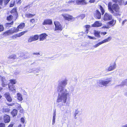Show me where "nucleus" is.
Wrapping results in <instances>:
<instances>
[{"label": "nucleus", "mask_w": 127, "mask_h": 127, "mask_svg": "<svg viewBox=\"0 0 127 127\" xmlns=\"http://www.w3.org/2000/svg\"><path fill=\"white\" fill-rule=\"evenodd\" d=\"M100 32L95 31L94 32V35L96 37L100 38Z\"/></svg>", "instance_id": "22"}, {"label": "nucleus", "mask_w": 127, "mask_h": 127, "mask_svg": "<svg viewBox=\"0 0 127 127\" xmlns=\"http://www.w3.org/2000/svg\"><path fill=\"white\" fill-rule=\"evenodd\" d=\"M54 23L55 26V30L62 31L63 28L60 23L58 21H54Z\"/></svg>", "instance_id": "4"}, {"label": "nucleus", "mask_w": 127, "mask_h": 127, "mask_svg": "<svg viewBox=\"0 0 127 127\" xmlns=\"http://www.w3.org/2000/svg\"><path fill=\"white\" fill-rule=\"evenodd\" d=\"M25 15L26 17L28 18H30L32 17L34 15H33L32 14L29 13L26 14H25Z\"/></svg>", "instance_id": "29"}, {"label": "nucleus", "mask_w": 127, "mask_h": 127, "mask_svg": "<svg viewBox=\"0 0 127 127\" xmlns=\"http://www.w3.org/2000/svg\"><path fill=\"white\" fill-rule=\"evenodd\" d=\"M125 85H127V79H125L122 81L121 85H118L117 86H123Z\"/></svg>", "instance_id": "28"}, {"label": "nucleus", "mask_w": 127, "mask_h": 127, "mask_svg": "<svg viewBox=\"0 0 127 127\" xmlns=\"http://www.w3.org/2000/svg\"><path fill=\"white\" fill-rule=\"evenodd\" d=\"M5 124L2 123H0V127H5Z\"/></svg>", "instance_id": "45"}, {"label": "nucleus", "mask_w": 127, "mask_h": 127, "mask_svg": "<svg viewBox=\"0 0 127 127\" xmlns=\"http://www.w3.org/2000/svg\"><path fill=\"white\" fill-rule=\"evenodd\" d=\"M108 7V9L113 15L116 16H121V12L120 11V7L117 4L114 3L112 5L111 3L109 2Z\"/></svg>", "instance_id": "2"}, {"label": "nucleus", "mask_w": 127, "mask_h": 127, "mask_svg": "<svg viewBox=\"0 0 127 127\" xmlns=\"http://www.w3.org/2000/svg\"><path fill=\"white\" fill-rule=\"evenodd\" d=\"M116 65L115 62L111 63L108 68V70L110 71L113 70L116 68Z\"/></svg>", "instance_id": "11"}, {"label": "nucleus", "mask_w": 127, "mask_h": 127, "mask_svg": "<svg viewBox=\"0 0 127 127\" xmlns=\"http://www.w3.org/2000/svg\"><path fill=\"white\" fill-rule=\"evenodd\" d=\"M32 41H33L32 39V37L31 36L30 37L28 41L29 42H31Z\"/></svg>", "instance_id": "43"}, {"label": "nucleus", "mask_w": 127, "mask_h": 127, "mask_svg": "<svg viewBox=\"0 0 127 127\" xmlns=\"http://www.w3.org/2000/svg\"><path fill=\"white\" fill-rule=\"evenodd\" d=\"M10 83L13 85L15 84L16 82V80L14 79H11L10 80Z\"/></svg>", "instance_id": "35"}, {"label": "nucleus", "mask_w": 127, "mask_h": 127, "mask_svg": "<svg viewBox=\"0 0 127 127\" xmlns=\"http://www.w3.org/2000/svg\"><path fill=\"white\" fill-rule=\"evenodd\" d=\"M15 104V103H13L9 104H8V105L9 106H13V105H14Z\"/></svg>", "instance_id": "62"}, {"label": "nucleus", "mask_w": 127, "mask_h": 127, "mask_svg": "<svg viewBox=\"0 0 127 127\" xmlns=\"http://www.w3.org/2000/svg\"><path fill=\"white\" fill-rule=\"evenodd\" d=\"M4 30V28L2 25L0 24V32L3 31Z\"/></svg>", "instance_id": "38"}, {"label": "nucleus", "mask_w": 127, "mask_h": 127, "mask_svg": "<svg viewBox=\"0 0 127 127\" xmlns=\"http://www.w3.org/2000/svg\"><path fill=\"white\" fill-rule=\"evenodd\" d=\"M118 2H119V4L120 5H125V2H124V0H120L119 1H118Z\"/></svg>", "instance_id": "31"}, {"label": "nucleus", "mask_w": 127, "mask_h": 127, "mask_svg": "<svg viewBox=\"0 0 127 127\" xmlns=\"http://www.w3.org/2000/svg\"><path fill=\"white\" fill-rule=\"evenodd\" d=\"M25 26V24L24 23H22L20 24L16 28L18 29V31H20L19 30L23 29Z\"/></svg>", "instance_id": "17"}, {"label": "nucleus", "mask_w": 127, "mask_h": 127, "mask_svg": "<svg viewBox=\"0 0 127 127\" xmlns=\"http://www.w3.org/2000/svg\"><path fill=\"white\" fill-rule=\"evenodd\" d=\"M67 80L64 79L59 82L57 88L58 95L57 101L58 106L61 107L64 105L69 95V89L65 88L67 84Z\"/></svg>", "instance_id": "1"}, {"label": "nucleus", "mask_w": 127, "mask_h": 127, "mask_svg": "<svg viewBox=\"0 0 127 127\" xmlns=\"http://www.w3.org/2000/svg\"><path fill=\"white\" fill-rule=\"evenodd\" d=\"M15 105L16 106V108L18 110H19L22 108L20 104L16 103Z\"/></svg>", "instance_id": "32"}, {"label": "nucleus", "mask_w": 127, "mask_h": 127, "mask_svg": "<svg viewBox=\"0 0 127 127\" xmlns=\"http://www.w3.org/2000/svg\"><path fill=\"white\" fill-rule=\"evenodd\" d=\"M88 37L90 39H92L93 37L91 36H88Z\"/></svg>", "instance_id": "64"}, {"label": "nucleus", "mask_w": 127, "mask_h": 127, "mask_svg": "<svg viewBox=\"0 0 127 127\" xmlns=\"http://www.w3.org/2000/svg\"><path fill=\"white\" fill-rule=\"evenodd\" d=\"M16 38V37L15 35L13 36H12V38L13 39H15Z\"/></svg>", "instance_id": "57"}, {"label": "nucleus", "mask_w": 127, "mask_h": 127, "mask_svg": "<svg viewBox=\"0 0 127 127\" xmlns=\"http://www.w3.org/2000/svg\"><path fill=\"white\" fill-rule=\"evenodd\" d=\"M56 110H55L54 112L53 117H56Z\"/></svg>", "instance_id": "51"}, {"label": "nucleus", "mask_w": 127, "mask_h": 127, "mask_svg": "<svg viewBox=\"0 0 127 127\" xmlns=\"http://www.w3.org/2000/svg\"><path fill=\"white\" fill-rule=\"evenodd\" d=\"M94 16L95 18L99 19L101 18V13L98 10H96L94 13Z\"/></svg>", "instance_id": "9"}, {"label": "nucleus", "mask_w": 127, "mask_h": 127, "mask_svg": "<svg viewBox=\"0 0 127 127\" xmlns=\"http://www.w3.org/2000/svg\"><path fill=\"white\" fill-rule=\"evenodd\" d=\"M18 113L17 110L16 109H14L11 112V113L13 117L17 115Z\"/></svg>", "instance_id": "20"}, {"label": "nucleus", "mask_w": 127, "mask_h": 127, "mask_svg": "<svg viewBox=\"0 0 127 127\" xmlns=\"http://www.w3.org/2000/svg\"><path fill=\"white\" fill-rule=\"evenodd\" d=\"M81 19H83L85 17V14H82L79 16Z\"/></svg>", "instance_id": "41"}, {"label": "nucleus", "mask_w": 127, "mask_h": 127, "mask_svg": "<svg viewBox=\"0 0 127 127\" xmlns=\"http://www.w3.org/2000/svg\"><path fill=\"white\" fill-rule=\"evenodd\" d=\"M33 55H40L39 53H33L32 54Z\"/></svg>", "instance_id": "52"}, {"label": "nucleus", "mask_w": 127, "mask_h": 127, "mask_svg": "<svg viewBox=\"0 0 127 127\" xmlns=\"http://www.w3.org/2000/svg\"><path fill=\"white\" fill-rule=\"evenodd\" d=\"M112 37H109L107 38L104 39L101 42H100L96 45H93V47L95 48H96L103 43L110 41Z\"/></svg>", "instance_id": "5"}, {"label": "nucleus", "mask_w": 127, "mask_h": 127, "mask_svg": "<svg viewBox=\"0 0 127 127\" xmlns=\"http://www.w3.org/2000/svg\"><path fill=\"white\" fill-rule=\"evenodd\" d=\"M121 127H127V124L122 126Z\"/></svg>", "instance_id": "60"}, {"label": "nucleus", "mask_w": 127, "mask_h": 127, "mask_svg": "<svg viewBox=\"0 0 127 127\" xmlns=\"http://www.w3.org/2000/svg\"><path fill=\"white\" fill-rule=\"evenodd\" d=\"M8 86L9 90L11 91H13L14 90V86L11 83H9L8 84Z\"/></svg>", "instance_id": "23"}, {"label": "nucleus", "mask_w": 127, "mask_h": 127, "mask_svg": "<svg viewBox=\"0 0 127 127\" xmlns=\"http://www.w3.org/2000/svg\"><path fill=\"white\" fill-rule=\"evenodd\" d=\"M28 31H24L21 32L22 35L25 33H26L28 32Z\"/></svg>", "instance_id": "47"}, {"label": "nucleus", "mask_w": 127, "mask_h": 127, "mask_svg": "<svg viewBox=\"0 0 127 127\" xmlns=\"http://www.w3.org/2000/svg\"><path fill=\"white\" fill-rule=\"evenodd\" d=\"M86 28V31L85 33H88V29L90 27V26L89 25H87L85 26Z\"/></svg>", "instance_id": "30"}, {"label": "nucleus", "mask_w": 127, "mask_h": 127, "mask_svg": "<svg viewBox=\"0 0 127 127\" xmlns=\"http://www.w3.org/2000/svg\"><path fill=\"white\" fill-rule=\"evenodd\" d=\"M13 21H12L11 23H6L5 24V27L6 28L9 27L13 25Z\"/></svg>", "instance_id": "24"}, {"label": "nucleus", "mask_w": 127, "mask_h": 127, "mask_svg": "<svg viewBox=\"0 0 127 127\" xmlns=\"http://www.w3.org/2000/svg\"><path fill=\"white\" fill-rule=\"evenodd\" d=\"M1 86L3 87H5L7 85L6 83V80L5 79V78L4 77H2L1 79Z\"/></svg>", "instance_id": "12"}, {"label": "nucleus", "mask_w": 127, "mask_h": 127, "mask_svg": "<svg viewBox=\"0 0 127 127\" xmlns=\"http://www.w3.org/2000/svg\"><path fill=\"white\" fill-rule=\"evenodd\" d=\"M110 28L109 27V26L108 25L107 26H104L103 27H102V28H106V29H108Z\"/></svg>", "instance_id": "49"}, {"label": "nucleus", "mask_w": 127, "mask_h": 127, "mask_svg": "<svg viewBox=\"0 0 127 127\" xmlns=\"http://www.w3.org/2000/svg\"><path fill=\"white\" fill-rule=\"evenodd\" d=\"M4 120L5 123H8L10 121V117L8 115H5L4 116Z\"/></svg>", "instance_id": "15"}, {"label": "nucleus", "mask_w": 127, "mask_h": 127, "mask_svg": "<svg viewBox=\"0 0 127 127\" xmlns=\"http://www.w3.org/2000/svg\"><path fill=\"white\" fill-rule=\"evenodd\" d=\"M4 97L9 102H11L12 100L10 94L9 92L6 93L4 95Z\"/></svg>", "instance_id": "10"}, {"label": "nucleus", "mask_w": 127, "mask_h": 127, "mask_svg": "<svg viewBox=\"0 0 127 127\" xmlns=\"http://www.w3.org/2000/svg\"><path fill=\"white\" fill-rule=\"evenodd\" d=\"M17 57L16 55L13 54L12 55L8 57V61H10L11 59L12 60L15 59Z\"/></svg>", "instance_id": "21"}, {"label": "nucleus", "mask_w": 127, "mask_h": 127, "mask_svg": "<svg viewBox=\"0 0 127 127\" xmlns=\"http://www.w3.org/2000/svg\"><path fill=\"white\" fill-rule=\"evenodd\" d=\"M21 121L24 124L25 122V119L23 117L21 119Z\"/></svg>", "instance_id": "46"}, {"label": "nucleus", "mask_w": 127, "mask_h": 127, "mask_svg": "<svg viewBox=\"0 0 127 127\" xmlns=\"http://www.w3.org/2000/svg\"><path fill=\"white\" fill-rule=\"evenodd\" d=\"M80 112L81 111H80V109L79 108L76 109H75L74 114L75 119H76L77 118L76 117L77 115L78 114H80Z\"/></svg>", "instance_id": "18"}, {"label": "nucleus", "mask_w": 127, "mask_h": 127, "mask_svg": "<svg viewBox=\"0 0 127 127\" xmlns=\"http://www.w3.org/2000/svg\"><path fill=\"white\" fill-rule=\"evenodd\" d=\"M110 81V80L108 79L105 80H100L97 82L96 86L98 87H102V86L106 87L108 86V84Z\"/></svg>", "instance_id": "3"}, {"label": "nucleus", "mask_w": 127, "mask_h": 127, "mask_svg": "<svg viewBox=\"0 0 127 127\" xmlns=\"http://www.w3.org/2000/svg\"><path fill=\"white\" fill-rule=\"evenodd\" d=\"M32 6L31 5H29L26 6L24 8V9L25 11H27L28 9H29Z\"/></svg>", "instance_id": "36"}, {"label": "nucleus", "mask_w": 127, "mask_h": 127, "mask_svg": "<svg viewBox=\"0 0 127 127\" xmlns=\"http://www.w3.org/2000/svg\"><path fill=\"white\" fill-rule=\"evenodd\" d=\"M56 119V117H53V120H52V125H54L55 123V120Z\"/></svg>", "instance_id": "42"}, {"label": "nucleus", "mask_w": 127, "mask_h": 127, "mask_svg": "<svg viewBox=\"0 0 127 127\" xmlns=\"http://www.w3.org/2000/svg\"><path fill=\"white\" fill-rule=\"evenodd\" d=\"M18 29L16 28H12L5 32V33L7 34V35L12 34L14 33L18 32Z\"/></svg>", "instance_id": "6"}, {"label": "nucleus", "mask_w": 127, "mask_h": 127, "mask_svg": "<svg viewBox=\"0 0 127 127\" xmlns=\"http://www.w3.org/2000/svg\"><path fill=\"white\" fill-rule=\"evenodd\" d=\"M47 35L46 34L44 33L41 34L40 35V41L43 40L46 37Z\"/></svg>", "instance_id": "19"}, {"label": "nucleus", "mask_w": 127, "mask_h": 127, "mask_svg": "<svg viewBox=\"0 0 127 127\" xmlns=\"http://www.w3.org/2000/svg\"><path fill=\"white\" fill-rule=\"evenodd\" d=\"M107 33L106 32H102L101 33V34H103V35H105Z\"/></svg>", "instance_id": "61"}, {"label": "nucleus", "mask_w": 127, "mask_h": 127, "mask_svg": "<svg viewBox=\"0 0 127 127\" xmlns=\"http://www.w3.org/2000/svg\"><path fill=\"white\" fill-rule=\"evenodd\" d=\"M127 21V20L126 19H125L123 21L122 23V26H123L124 25L125 23Z\"/></svg>", "instance_id": "50"}, {"label": "nucleus", "mask_w": 127, "mask_h": 127, "mask_svg": "<svg viewBox=\"0 0 127 127\" xmlns=\"http://www.w3.org/2000/svg\"><path fill=\"white\" fill-rule=\"evenodd\" d=\"M102 23L99 21H96L92 25V27H99L101 26Z\"/></svg>", "instance_id": "14"}, {"label": "nucleus", "mask_w": 127, "mask_h": 127, "mask_svg": "<svg viewBox=\"0 0 127 127\" xmlns=\"http://www.w3.org/2000/svg\"><path fill=\"white\" fill-rule=\"evenodd\" d=\"M35 60L34 62H33V64H37H37H39V63L38 62V60Z\"/></svg>", "instance_id": "44"}, {"label": "nucleus", "mask_w": 127, "mask_h": 127, "mask_svg": "<svg viewBox=\"0 0 127 127\" xmlns=\"http://www.w3.org/2000/svg\"><path fill=\"white\" fill-rule=\"evenodd\" d=\"M15 35L16 36V37H20V36L19 35V33L16 34Z\"/></svg>", "instance_id": "63"}, {"label": "nucleus", "mask_w": 127, "mask_h": 127, "mask_svg": "<svg viewBox=\"0 0 127 127\" xmlns=\"http://www.w3.org/2000/svg\"><path fill=\"white\" fill-rule=\"evenodd\" d=\"M19 110H20V112L21 113H22L23 112V109L22 108H21Z\"/></svg>", "instance_id": "54"}, {"label": "nucleus", "mask_w": 127, "mask_h": 127, "mask_svg": "<svg viewBox=\"0 0 127 127\" xmlns=\"http://www.w3.org/2000/svg\"><path fill=\"white\" fill-rule=\"evenodd\" d=\"M13 16L11 15H10L9 16L7 17V20L8 21H11L12 19Z\"/></svg>", "instance_id": "34"}, {"label": "nucleus", "mask_w": 127, "mask_h": 127, "mask_svg": "<svg viewBox=\"0 0 127 127\" xmlns=\"http://www.w3.org/2000/svg\"><path fill=\"white\" fill-rule=\"evenodd\" d=\"M35 21V20L34 19H31L30 20V22H32V23H33Z\"/></svg>", "instance_id": "48"}, {"label": "nucleus", "mask_w": 127, "mask_h": 127, "mask_svg": "<svg viewBox=\"0 0 127 127\" xmlns=\"http://www.w3.org/2000/svg\"><path fill=\"white\" fill-rule=\"evenodd\" d=\"M112 19V16L111 15L106 13L104 14L103 17V20L105 21L110 20Z\"/></svg>", "instance_id": "8"}, {"label": "nucleus", "mask_w": 127, "mask_h": 127, "mask_svg": "<svg viewBox=\"0 0 127 127\" xmlns=\"http://www.w3.org/2000/svg\"><path fill=\"white\" fill-rule=\"evenodd\" d=\"M17 96L18 97V99L20 101H22L23 100L22 97V95L19 93H18L17 94Z\"/></svg>", "instance_id": "25"}, {"label": "nucleus", "mask_w": 127, "mask_h": 127, "mask_svg": "<svg viewBox=\"0 0 127 127\" xmlns=\"http://www.w3.org/2000/svg\"><path fill=\"white\" fill-rule=\"evenodd\" d=\"M52 21L51 20L46 19L44 20L43 23V25L47 24L51 25L52 24Z\"/></svg>", "instance_id": "13"}, {"label": "nucleus", "mask_w": 127, "mask_h": 127, "mask_svg": "<svg viewBox=\"0 0 127 127\" xmlns=\"http://www.w3.org/2000/svg\"><path fill=\"white\" fill-rule=\"evenodd\" d=\"M96 0H90L89 2L91 3H94Z\"/></svg>", "instance_id": "56"}, {"label": "nucleus", "mask_w": 127, "mask_h": 127, "mask_svg": "<svg viewBox=\"0 0 127 127\" xmlns=\"http://www.w3.org/2000/svg\"><path fill=\"white\" fill-rule=\"evenodd\" d=\"M32 72H33L35 74V73H37V72H38L36 70H33L32 71Z\"/></svg>", "instance_id": "59"}, {"label": "nucleus", "mask_w": 127, "mask_h": 127, "mask_svg": "<svg viewBox=\"0 0 127 127\" xmlns=\"http://www.w3.org/2000/svg\"><path fill=\"white\" fill-rule=\"evenodd\" d=\"M77 4L79 5H84L86 4L85 0H78L76 1Z\"/></svg>", "instance_id": "16"}, {"label": "nucleus", "mask_w": 127, "mask_h": 127, "mask_svg": "<svg viewBox=\"0 0 127 127\" xmlns=\"http://www.w3.org/2000/svg\"><path fill=\"white\" fill-rule=\"evenodd\" d=\"M13 124H11L8 126V127H12L13 126Z\"/></svg>", "instance_id": "58"}, {"label": "nucleus", "mask_w": 127, "mask_h": 127, "mask_svg": "<svg viewBox=\"0 0 127 127\" xmlns=\"http://www.w3.org/2000/svg\"><path fill=\"white\" fill-rule=\"evenodd\" d=\"M10 0H4V3L5 5H6L10 1Z\"/></svg>", "instance_id": "39"}, {"label": "nucleus", "mask_w": 127, "mask_h": 127, "mask_svg": "<svg viewBox=\"0 0 127 127\" xmlns=\"http://www.w3.org/2000/svg\"><path fill=\"white\" fill-rule=\"evenodd\" d=\"M14 4V2L13 1V2L11 1V2L10 4V7H13Z\"/></svg>", "instance_id": "40"}, {"label": "nucleus", "mask_w": 127, "mask_h": 127, "mask_svg": "<svg viewBox=\"0 0 127 127\" xmlns=\"http://www.w3.org/2000/svg\"><path fill=\"white\" fill-rule=\"evenodd\" d=\"M3 0H0V5L1 6H2L3 3Z\"/></svg>", "instance_id": "55"}, {"label": "nucleus", "mask_w": 127, "mask_h": 127, "mask_svg": "<svg viewBox=\"0 0 127 127\" xmlns=\"http://www.w3.org/2000/svg\"><path fill=\"white\" fill-rule=\"evenodd\" d=\"M119 0H112L114 2L117 3L118 2Z\"/></svg>", "instance_id": "53"}, {"label": "nucleus", "mask_w": 127, "mask_h": 127, "mask_svg": "<svg viewBox=\"0 0 127 127\" xmlns=\"http://www.w3.org/2000/svg\"><path fill=\"white\" fill-rule=\"evenodd\" d=\"M32 38V39L33 41H35L37 40L39 38V36L37 35H35L34 36H31Z\"/></svg>", "instance_id": "26"}, {"label": "nucleus", "mask_w": 127, "mask_h": 127, "mask_svg": "<svg viewBox=\"0 0 127 127\" xmlns=\"http://www.w3.org/2000/svg\"><path fill=\"white\" fill-rule=\"evenodd\" d=\"M114 22V20H112V21H109L108 23V25L111 26H113L115 24H113Z\"/></svg>", "instance_id": "27"}, {"label": "nucleus", "mask_w": 127, "mask_h": 127, "mask_svg": "<svg viewBox=\"0 0 127 127\" xmlns=\"http://www.w3.org/2000/svg\"><path fill=\"white\" fill-rule=\"evenodd\" d=\"M74 89V87L73 86H71V87L70 93H71L73 94V91Z\"/></svg>", "instance_id": "37"}, {"label": "nucleus", "mask_w": 127, "mask_h": 127, "mask_svg": "<svg viewBox=\"0 0 127 127\" xmlns=\"http://www.w3.org/2000/svg\"><path fill=\"white\" fill-rule=\"evenodd\" d=\"M62 16L66 20L70 21L72 20V21H74V18H73L72 16L68 14H62Z\"/></svg>", "instance_id": "7"}, {"label": "nucleus", "mask_w": 127, "mask_h": 127, "mask_svg": "<svg viewBox=\"0 0 127 127\" xmlns=\"http://www.w3.org/2000/svg\"><path fill=\"white\" fill-rule=\"evenodd\" d=\"M100 9L101 12L102 14L103 15L104 13V11L103 7L101 6H100Z\"/></svg>", "instance_id": "33"}]
</instances>
